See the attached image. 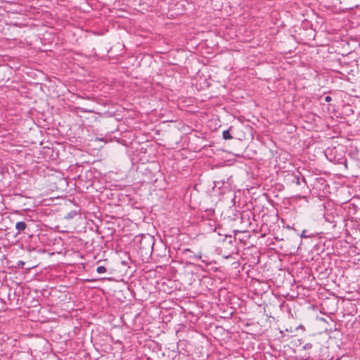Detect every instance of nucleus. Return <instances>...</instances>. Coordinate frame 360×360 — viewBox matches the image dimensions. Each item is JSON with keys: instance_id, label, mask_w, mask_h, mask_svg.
I'll return each instance as SVG.
<instances>
[{"instance_id": "1", "label": "nucleus", "mask_w": 360, "mask_h": 360, "mask_svg": "<svg viewBox=\"0 0 360 360\" xmlns=\"http://www.w3.org/2000/svg\"><path fill=\"white\" fill-rule=\"evenodd\" d=\"M153 244V237L150 236H143L140 240L139 248L152 252Z\"/></svg>"}, {"instance_id": "2", "label": "nucleus", "mask_w": 360, "mask_h": 360, "mask_svg": "<svg viewBox=\"0 0 360 360\" xmlns=\"http://www.w3.org/2000/svg\"><path fill=\"white\" fill-rule=\"evenodd\" d=\"M183 254L185 255H187V258L191 260H196V259H202V252H200L198 254H194L192 252V251L186 248L183 250Z\"/></svg>"}, {"instance_id": "3", "label": "nucleus", "mask_w": 360, "mask_h": 360, "mask_svg": "<svg viewBox=\"0 0 360 360\" xmlns=\"http://www.w3.org/2000/svg\"><path fill=\"white\" fill-rule=\"evenodd\" d=\"M292 182L293 184H295L296 185H300L301 181L304 182V184L307 186V181L304 176L302 178L300 177V173L297 172V173H292Z\"/></svg>"}, {"instance_id": "4", "label": "nucleus", "mask_w": 360, "mask_h": 360, "mask_svg": "<svg viewBox=\"0 0 360 360\" xmlns=\"http://www.w3.org/2000/svg\"><path fill=\"white\" fill-rule=\"evenodd\" d=\"M27 228V224L25 221H18L15 224V229L18 231L17 234L20 233Z\"/></svg>"}, {"instance_id": "5", "label": "nucleus", "mask_w": 360, "mask_h": 360, "mask_svg": "<svg viewBox=\"0 0 360 360\" xmlns=\"http://www.w3.org/2000/svg\"><path fill=\"white\" fill-rule=\"evenodd\" d=\"M307 230H303L302 231L300 237L301 238H313V237L315 236L314 233L307 234Z\"/></svg>"}, {"instance_id": "6", "label": "nucleus", "mask_w": 360, "mask_h": 360, "mask_svg": "<svg viewBox=\"0 0 360 360\" xmlns=\"http://www.w3.org/2000/svg\"><path fill=\"white\" fill-rule=\"evenodd\" d=\"M223 138L225 140H230L233 139L229 130H224L223 131Z\"/></svg>"}, {"instance_id": "7", "label": "nucleus", "mask_w": 360, "mask_h": 360, "mask_svg": "<svg viewBox=\"0 0 360 360\" xmlns=\"http://www.w3.org/2000/svg\"><path fill=\"white\" fill-rule=\"evenodd\" d=\"M96 271L98 274H104L106 272V268L104 266H99L97 267Z\"/></svg>"}, {"instance_id": "8", "label": "nucleus", "mask_w": 360, "mask_h": 360, "mask_svg": "<svg viewBox=\"0 0 360 360\" xmlns=\"http://www.w3.org/2000/svg\"><path fill=\"white\" fill-rule=\"evenodd\" d=\"M324 101L326 102H330L332 101V98L330 96H326L325 98H324Z\"/></svg>"}, {"instance_id": "9", "label": "nucleus", "mask_w": 360, "mask_h": 360, "mask_svg": "<svg viewBox=\"0 0 360 360\" xmlns=\"http://www.w3.org/2000/svg\"><path fill=\"white\" fill-rule=\"evenodd\" d=\"M201 261H202V263H205L206 265H209L210 264V262H207V261H205L204 259H202Z\"/></svg>"}]
</instances>
